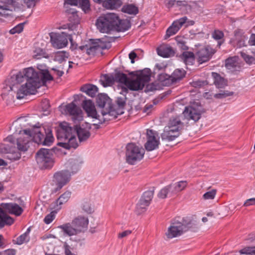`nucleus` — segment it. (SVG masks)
Here are the masks:
<instances>
[{
    "label": "nucleus",
    "instance_id": "obj_29",
    "mask_svg": "<svg viewBox=\"0 0 255 255\" xmlns=\"http://www.w3.org/2000/svg\"><path fill=\"white\" fill-rule=\"evenodd\" d=\"M122 4L121 0H105L103 6L107 9H116Z\"/></svg>",
    "mask_w": 255,
    "mask_h": 255
},
{
    "label": "nucleus",
    "instance_id": "obj_58",
    "mask_svg": "<svg viewBox=\"0 0 255 255\" xmlns=\"http://www.w3.org/2000/svg\"><path fill=\"white\" fill-rule=\"evenodd\" d=\"M126 98L125 97H118L117 100V104L119 110L123 111L125 104Z\"/></svg>",
    "mask_w": 255,
    "mask_h": 255
},
{
    "label": "nucleus",
    "instance_id": "obj_19",
    "mask_svg": "<svg viewBox=\"0 0 255 255\" xmlns=\"http://www.w3.org/2000/svg\"><path fill=\"white\" fill-rule=\"evenodd\" d=\"M1 206L6 211L16 216H19L23 212L22 208L16 203L2 204Z\"/></svg>",
    "mask_w": 255,
    "mask_h": 255
},
{
    "label": "nucleus",
    "instance_id": "obj_55",
    "mask_svg": "<svg viewBox=\"0 0 255 255\" xmlns=\"http://www.w3.org/2000/svg\"><path fill=\"white\" fill-rule=\"evenodd\" d=\"M173 75L176 80H180L184 76L185 71L183 70L176 69L174 71Z\"/></svg>",
    "mask_w": 255,
    "mask_h": 255
},
{
    "label": "nucleus",
    "instance_id": "obj_54",
    "mask_svg": "<svg viewBox=\"0 0 255 255\" xmlns=\"http://www.w3.org/2000/svg\"><path fill=\"white\" fill-rule=\"evenodd\" d=\"M233 95V92H229L228 91H222L220 93L215 94L214 97L217 99H222Z\"/></svg>",
    "mask_w": 255,
    "mask_h": 255
},
{
    "label": "nucleus",
    "instance_id": "obj_20",
    "mask_svg": "<svg viewBox=\"0 0 255 255\" xmlns=\"http://www.w3.org/2000/svg\"><path fill=\"white\" fill-rule=\"evenodd\" d=\"M124 113V112L123 111L118 110L117 111H116L115 110H113L112 108H110V110L106 111L103 110L101 112V114L103 119V122L106 121L115 119L117 118L118 115H122Z\"/></svg>",
    "mask_w": 255,
    "mask_h": 255
},
{
    "label": "nucleus",
    "instance_id": "obj_34",
    "mask_svg": "<svg viewBox=\"0 0 255 255\" xmlns=\"http://www.w3.org/2000/svg\"><path fill=\"white\" fill-rule=\"evenodd\" d=\"M181 58L186 65H191L194 63L195 55L192 52L185 51L181 55Z\"/></svg>",
    "mask_w": 255,
    "mask_h": 255
},
{
    "label": "nucleus",
    "instance_id": "obj_40",
    "mask_svg": "<svg viewBox=\"0 0 255 255\" xmlns=\"http://www.w3.org/2000/svg\"><path fill=\"white\" fill-rule=\"evenodd\" d=\"M150 203L140 199L136 205V211L138 214L144 212Z\"/></svg>",
    "mask_w": 255,
    "mask_h": 255
},
{
    "label": "nucleus",
    "instance_id": "obj_22",
    "mask_svg": "<svg viewBox=\"0 0 255 255\" xmlns=\"http://www.w3.org/2000/svg\"><path fill=\"white\" fill-rule=\"evenodd\" d=\"M32 135V140L38 144H42L44 139V135L41 133V130L39 127H34L29 130Z\"/></svg>",
    "mask_w": 255,
    "mask_h": 255
},
{
    "label": "nucleus",
    "instance_id": "obj_18",
    "mask_svg": "<svg viewBox=\"0 0 255 255\" xmlns=\"http://www.w3.org/2000/svg\"><path fill=\"white\" fill-rule=\"evenodd\" d=\"M84 110L86 112L89 117L92 118L98 119L102 123V120L100 119V116H97V111L94 103L91 100H85L82 104Z\"/></svg>",
    "mask_w": 255,
    "mask_h": 255
},
{
    "label": "nucleus",
    "instance_id": "obj_49",
    "mask_svg": "<svg viewBox=\"0 0 255 255\" xmlns=\"http://www.w3.org/2000/svg\"><path fill=\"white\" fill-rule=\"evenodd\" d=\"M187 19L186 17H182L176 21H174L172 25L178 31L182 27V26L185 23Z\"/></svg>",
    "mask_w": 255,
    "mask_h": 255
},
{
    "label": "nucleus",
    "instance_id": "obj_51",
    "mask_svg": "<svg viewBox=\"0 0 255 255\" xmlns=\"http://www.w3.org/2000/svg\"><path fill=\"white\" fill-rule=\"evenodd\" d=\"M153 196V191H147L144 192L140 199L150 203Z\"/></svg>",
    "mask_w": 255,
    "mask_h": 255
},
{
    "label": "nucleus",
    "instance_id": "obj_38",
    "mask_svg": "<svg viewBox=\"0 0 255 255\" xmlns=\"http://www.w3.org/2000/svg\"><path fill=\"white\" fill-rule=\"evenodd\" d=\"M122 10L125 13L133 15L136 14L138 12L137 7L132 4H128L124 5L122 7Z\"/></svg>",
    "mask_w": 255,
    "mask_h": 255
},
{
    "label": "nucleus",
    "instance_id": "obj_36",
    "mask_svg": "<svg viewBox=\"0 0 255 255\" xmlns=\"http://www.w3.org/2000/svg\"><path fill=\"white\" fill-rule=\"evenodd\" d=\"M17 9L15 8L7 6L5 5L0 4V17L8 16L11 15V12L12 11H15Z\"/></svg>",
    "mask_w": 255,
    "mask_h": 255
},
{
    "label": "nucleus",
    "instance_id": "obj_63",
    "mask_svg": "<svg viewBox=\"0 0 255 255\" xmlns=\"http://www.w3.org/2000/svg\"><path fill=\"white\" fill-rule=\"evenodd\" d=\"M255 205V198H252L246 200L244 202L243 206L248 207Z\"/></svg>",
    "mask_w": 255,
    "mask_h": 255
},
{
    "label": "nucleus",
    "instance_id": "obj_50",
    "mask_svg": "<svg viewBox=\"0 0 255 255\" xmlns=\"http://www.w3.org/2000/svg\"><path fill=\"white\" fill-rule=\"evenodd\" d=\"M57 211V210L55 209L45 216V218L44 219V222L46 224H49L53 221V220L55 218Z\"/></svg>",
    "mask_w": 255,
    "mask_h": 255
},
{
    "label": "nucleus",
    "instance_id": "obj_43",
    "mask_svg": "<svg viewBox=\"0 0 255 255\" xmlns=\"http://www.w3.org/2000/svg\"><path fill=\"white\" fill-rule=\"evenodd\" d=\"M0 2L10 7H13L16 9H20V4L17 2V0H0Z\"/></svg>",
    "mask_w": 255,
    "mask_h": 255
},
{
    "label": "nucleus",
    "instance_id": "obj_9",
    "mask_svg": "<svg viewBox=\"0 0 255 255\" xmlns=\"http://www.w3.org/2000/svg\"><path fill=\"white\" fill-rule=\"evenodd\" d=\"M204 112L203 108L199 102H194L185 107L183 114L187 120L196 122L199 121Z\"/></svg>",
    "mask_w": 255,
    "mask_h": 255
},
{
    "label": "nucleus",
    "instance_id": "obj_8",
    "mask_svg": "<svg viewBox=\"0 0 255 255\" xmlns=\"http://www.w3.org/2000/svg\"><path fill=\"white\" fill-rule=\"evenodd\" d=\"M36 160L40 168H51L54 163L52 151L46 148H41L36 154Z\"/></svg>",
    "mask_w": 255,
    "mask_h": 255
},
{
    "label": "nucleus",
    "instance_id": "obj_25",
    "mask_svg": "<svg viewBox=\"0 0 255 255\" xmlns=\"http://www.w3.org/2000/svg\"><path fill=\"white\" fill-rule=\"evenodd\" d=\"M114 30L118 31H124L128 30L130 27V23L127 19H120L118 15V21L115 24Z\"/></svg>",
    "mask_w": 255,
    "mask_h": 255
},
{
    "label": "nucleus",
    "instance_id": "obj_39",
    "mask_svg": "<svg viewBox=\"0 0 255 255\" xmlns=\"http://www.w3.org/2000/svg\"><path fill=\"white\" fill-rule=\"evenodd\" d=\"M175 194L184 190L187 186V183L185 181H181L171 184Z\"/></svg>",
    "mask_w": 255,
    "mask_h": 255
},
{
    "label": "nucleus",
    "instance_id": "obj_35",
    "mask_svg": "<svg viewBox=\"0 0 255 255\" xmlns=\"http://www.w3.org/2000/svg\"><path fill=\"white\" fill-rule=\"evenodd\" d=\"M81 209L84 213L91 214L94 211L93 206L88 200H83L80 205Z\"/></svg>",
    "mask_w": 255,
    "mask_h": 255
},
{
    "label": "nucleus",
    "instance_id": "obj_53",
    "mask_svg": "<svg viewBox=\"0 0 255 255\" xmlns=\"http://www.w3.org/2000/svg\"><path fill=\"white\" fill-rule=\"evenodd\" d=\"M217 191L216 189H212L211 191L206 192L203 195V198L205 200H210L214 199Z\"/></svg>",
    "mask_w": 255,
    "mask_h": 255
},
{
    "label": "nucleus",
    "instance_id": "obj_48",
    "mask_svg": "<svg viewBox=\"0 0 255 255\" xmlns=\"http://www.w3.org/2000/svg\"><path fill=\"white\" fill-rule=\"evenodd\" d=\"M107 97L106 95L100 94L98 95L97 99L98 105L101 108H104L107 105Z\"/></svg>",
    "mask_w": 255,
    "mask_h": 255
},
{
    "label": "nucleus",
    "instance_id": "obj_57",
    "mask_svg": "<svg viewBox=\"0 0 255 255\" xmlns=\"http://www.w3.org/2000/svg\"><path fill=\"white\" fill-rule=\"evenodd\" d=\"M23 29V24L20 23L17 24L14 27L10 30L9 32L11 34H14L15 33H20Z\"/></svg>",
    "mask_w": 255,
    "mask_h": 255
},
{
    "label": "nucleus",
    "instance_id": "obj_27",
    "mask_svg": "<svg viewBox=\"0 0 255 255\" xmlns=\"http://www.w3.org/2000/svg\"><path fill=\"white\" fill-rule=\"evenodd\" d=\"M175 195L171 185H168L162 188L158 194V197L161 199L170 197Z\"/></svg>",
    "mask_w": 255,
    "mask_h": 255
},
{
    "label": "nucleus",
    "instance_id": "obj_7",
    "mask_svg": "<svg viewBox=\"0 0 255 255\" xmlns=\"http://www.w3.org/2000/svg\"><path fill=\"white\" fill-rule=\"evenodd\" d=\"M144 153V149L142 147L134 143H128L126 146V161L129 164L133 165L143 158Z\"/></svg>",
    "mask_w": 255,
    "mask_h": 255
},
{
    "label": "nucleus",
    "instance_id": "obj_3",
    "mask_svg": "<svg viewBox=\"0 0 255 255\" xmlns=\"http://www.w3.org/2000/svg\"><path fill=\"white\" fill-rule=\"evenodd\" d=\"M90 128L91 127L88 124H86V126L84 125H77L73 128L69 123L62 122L57 130V137L60 141L58 144L66 149H75L78 146L76 134L78 135L80 142L84 141L90 136Z\"/></svg>",
    "mask_w": 255,
    "mask_h": 255
},
{
    "label": "nucleus",
    "instance_id": "obj_41",
    "mask_svg": "<svg viewBox=\"0 0 255 255\" xmlns=\"http://www.w3.org/2000/svg\"><path fill=\"white\" fill-rule=\"evenodd\" d=\"M70 21L74 24H77L80 22V18L77 14V11L74 9H70L68 12Z\"/></svg>",
    "mask_w": 255,
    "mask_h": 255
},
{
    "label": "nucleus",
    "instance_id": "obj_32",
    "mask_svg": "<svg viewBox=\"0 0 255 255\" xmlns=\"http://www.w3.org/2000/svg\"><path fill=\"white\" fill-rule=\"evenodd\" d=\"M13 222V219L8 216L4 211L0 208V228L3 227L6 224L11 225Z\"/></svg>",
    "mask_w": 255,
    "mask_h": 255
},
{
    "label": "nucleus",
    "instance_id": "obj_6",
    "mask_svg": "<svg viewBox=\"0 0 255 255\" xmlns=\"http://www.w3.org/2000/svg\"><path fill=\"white\" fill-rule=\"evenodd\" d=\"M118 21V14L108 13L99 17L96 22L97 29L102 33H110L114 30L115 24Z\"/></svg>",
    "mask_w": 255,
    "mask_h": 255
},
{
    "label": "nucleus",
    "instance_id": "obj_61",
    "mask_svg": "<svg viewBox=\"0 0 255 255\" xmlns=\"http://www.w3.org/2000/svg\"><path fill=\"white\" fill-rule=\"evenodd\" d=\"M224 36L223 33L219 30H215L212 34V37L216 40L221 39Z\"/></svg>",
    "mask_w": 255,
    "mask_h": 255
},
{
    "label": "nucleus",
    "instance_id": "obj_4",
    "mask_svg": "<svg viewBox=\"0 0 255 255\" xmlns=\"http://www.w3.org/2000/svg\"><path fill=\"white\" fill-rule=\"evenodd\" d=\"M147 72L145 74L143 71L139 73H131V78L129 80L126 76V82L125 83H122V91L120 93L128 92V89L132 91H138L143 89L150 79V74L149 70H145Z\"/></svg>",
    "mask_w": 255,
    "mask_h": 255
},
{
    "label": "nucleus",
    "instance_id": "obj_52",
    "mask_svg": "<svg viewBox=\"0 0 255 255\" xmlns=\"http://www.w3.org/2000/svg\"><path fill=\"white\" fill-rule=\"evenodd\" d=\"M168 122H171L173 126H178L180 128H182L183 123L179 116H176L170 117Z\"/></svg>",
    "mask_w": 255,
    "mask_h": 255
},
{
    "label": "nucleus",
    "instance_id": "obj_10",
    "mask_svg": "<svg viewBox=\"0 0 255 255\" xmlns=\"http://www.w3.org/2000/svg\"><path fill=\"white\" fill-rule=\"evenodd\" d=\"M76 172V171H70L68 170H63L56 172L53 176V181L56 186L54 189L55 192L60 190L67 184L71 180L72 175Z\"/></svg>",
    "mask_w": 255,
    "mask_h": 255
},
{
    "label": "nucleus",
    "instance_id": "obj_56",
    "mask_svg": "<svg viewBox=\"0 0 255 255\" xmlns=\"http://www.w3.org/2000/svg\"><path fill=\"white\" fill-rule=\"evenodd\" d=\"M240 255H255V249L245 248L240 251Z\"/></svg>",
    "mask_w": 255,
    "mask_h": 255
},
{
    "label": "nucleus",
    "instance_id": "obj_12",
    "mask_svg": "<svg viewBox=\"0 0 255 255\" xmlns=\"http://www.w3.org/2000/svg\"><path fill=\"white\" fill-rule=\"evenodd\" d=\"M50 36L52 45L57 48H62L66 46L68 44V40H69L72 44L73 43L71 35H68L64 32L51 33Z\"/></svg>",
    "mask_w": 255,
    "mask_h": 255
},
{
    "label": "nucleus",
    "instance_id": "obj_33",
    "mask_svg": "<svg viewBox=\"0 0 255 255\" xmlns=\"http://www.w3.org/2000/svg\"><path fill=\"white\" fill-rule=\"evenodd\" d=\"M212 76L214 79V83L218 88H222L227 85V82L217 73L212 72Z\"/></svg>",
    "mask_w": 255,
    "mask_h": 255
},
{
    "label": "nucleus",
    "instance_id": "obj_17",
    "mask_svg": "<svg viewBox=\"0 0 255 255\" xmlns=\"http://www.w3.org/2000/svg\"><path fill=\"white\" fill-rule=\"evenodd\" d=\"M214 52V51L209 47L201 49L196 54L198 61L202 64L209 61Z\"/></svg>",
    "mask_w": 255,
    "mask_h": 255
},
{
    "label": "nucleus",
    "instance_id": "obj_46",
    "mask_svg": "<svg viewBox=\"0 0 255 255\" xmlns=\"http://www.w3.org/2000/svg\"><path fill=\"white\" fill-rule=\"evenodd\" d=\"M67 58L68 56L65 52L58 51L55 53L54 60L62 63L63 61H65Z\"/></svg>",
    "mask_w": 255,
    "mask_h": 255
},
{
    "label": "nucleus",
    "instance_id": "obj_11",
    "mask_svg": "<svg viewBox=\"0 0 255 255\" xmlns=\"http://www.w3.org/2000/svg\"><path fill=\"white\" fill-rule=\"evenodd\" d=\"M126 75L121 72H116L112 74H105L101 76L100 82L104 87L111 86L115 83H119L121 88L122 83L126 82Z\"/></svg>",
    "mask_w": 255,
    "mask_h": 255
},
{
    "label": "nucleus",
    "instance_id": "obj_16",
    "mask_svg": "<svg viewBox=\"0 0 255 255\" xmlns=\"http://www.w3.org/2000/svg\"><path fill=\"white\" fill-rule=\"evenodd\" d=\"M88 224V218L82 216H78L72 221L73 226L75 227L79 234L87 229Z\"/></svg>",
    "mask_w": 255,
    "mask_h": 255
},
{
    "label": "nucleus",
    "instance_id": "obj_44",
    "mask_svg": "<svg viewBox=\"0 0 255 255\" xmlns=\"http://www.w3.org/2000/svg\"><path fill=\"white\" fill-rule=\"evenodd\" d=\"M54 137L50 129H48L46 132V136H44L43 145H50L53 141Z\"/></svg>",
    "mask_w": 255,
    "mask_h": 255
},
{
    "label": "nucleus",
    "instance_id": "obj_64",
    "mask_svg": "<svg viewBox=\"0 0 255 255\" xmlns=\"http://www.w3.org/2000/svg\"><path fill=\"white\" fill-rule=\"evenodd\" d=\"M15 251L13 249H8L0 253V255H15Z\"/></svg>",
    "mask_w": 255,
    "mask_h": 255
},
{
    "label": "nucleus",
    "instance_id": "obj_62",
    "mask_svg": "<svg viewBox=\"0 0 255 255\" xmlns=\"http://www.w3.org/2000/svg\"><path fill=\"white\" fill-rule=\"evenodd\" d=\"M165 128H168L169 129L175 130L177 132H180L182 128H179L178 126H173L171 122H168V124Z\"/></svg>",
    "mask_w": 255,
    "mask_h": 255
},
{
    "label": "nucleus",
    "instance_id": "obj_45",
    "mask_svg": "<svg viewBox=\"0 0 255 255\" xmlns=\"http://www.w3.org/2000/svg\"><path fill=\"white\" fill-rule=\"evenodd\" d=\"M30 231V229L28 228L25 233H24V234H23L16 239V243L18 245H21L24 243L27 242L29 241V238L28 237V234L29 233Z\"/></svg>",
    "mask_w": 255,
    "mask_h": 255
},
{
    "label": "nucleus",
    "instance_id": "obj_13",
    "mask_svg": "<svg viewBox=\"0 0 255 255\" xmlns=\"http://www.w3.org/2000/svg\"><path fill=\"white\" fill-rule=\"evenodd\" d=\"M106 48L107 46L105 44L98 39L96 42H88L87 44L80 46L78 49L85 52L88 55H94Z\"/></svg>",
    "mask_w": 255,
    "mask_h": 255
},
{
    "label": "nucleus",
    "instance_id": "obj_21",
    "mask_svg": "<svg viewBox=\"0 0 255 255\" xmlns=\"http://www.w3.org/2000/svg\"><path fill=\"white\" fill-rule=\"evenodd\" d=\"M180 132H177L175 130L169 129L168 128H164L161 136L162 140L172 141L179 136Z\"/></svg>",
    "mask_w": 255,
    "mask_h": 255
},
{
    "label": "nucleus",
    "instance_id": "obj_5",
    "mask_svg": "<svg viewBox=\"0 0 255 255\" xmlns=\"http://www.w3.org/2000/svg\"><path fill=\"white\" fill-rule=\"evenodd\" d=\"M189 229H191L193 231H196L198 229V227L195 223L190 222L185 224L182 220L174 219L172 221L170 226L168 228L165 235L167 238L172 239L181 236Z\"/></svg>",
    "mask_w": 255,
    "mask_h": 255
},
{
    "label": "nucleus",
    "instance_id": "obj_28",
    "mask_svg": "<svg viewBox=\"0 0 255 255\" xmlns=\"http://www.w3.org/2000/svg\"><path fill=\"white\" fill-rule=\"evenodd\" d=\"M157 52L159 56L163 57H169L174 54L172 48L167 45L161 46L157 48Z\"/></svg>",
    "mask_w": 255,
    "mask_h": 255
},
{
    "label": "nucleus",
    "instance_id": "obj_59",
    "mask_svg": "<svg viewBox=\"0 0 255 255\" xmlns=\"http://www.w3.org/2000/svg\"><path fill=\"white\" fill-rule=\"evenodd\" d=\"M178 31L176 30L172 25L167 29L165 35V39L169 38L171 35L175 34Z\"/></svg>",
    "mask_w": 255,
    "mask_h": 255
},
{
    "label": "nucleus",
    "instance_id": "obj_42",
    "mask_svg": "<svg viewBox=\"0 0 255 255\" xmlns=\"http://www.w3.org/2000/svg\"><path fill=\"white\" fill-rule=\"evenodd\" d=\"M78 5L85 13H89L91 11L89 0H78Z\"/></svg>",
    "mask_w": 255,
    "mask_h": 255
},
{
    "label": "nucleus",
    "instance_id": "obj_47",
    "mask_svg": "<svg viewBox=\"0 0 255 255\" xmlns=\"http://www.w3.org/2000/svg\"><path fill=\"white\" fill-rule=\"evenodd\" d=\"M240 54L247 63L249 64H255V58L254 56L248 54L244 51H241Z\"/></svg>",
    "mask_w": 255,
    "mask_h": 255
},
{
    "label": "nucleus",
    "instance_id": "obj_23",
    "mask_svg": "<svg viewBox=\"0 0 255 255\" xmlns=\"http://www.w3.org/2000/svg\"><path fill=\"white\" fill-rule=\"evenodd\" d=\"M71 192L70 191H66L62 194L55 201L54 208L59 210L61 208V205L66 203L70 199Z\"/></svg>",
    "mask_w": 255,
    "mask_h": 255
},
{
    "label": "nucleus",
    "instance_id": "obj_2",
    "mask_svg": "<svg viewBox=\"0 0 255 255\" xmlns=\"http://www.w3.org/2000/svg\"><path fill=\"white\" fill-rule=\"evenodd\" d=\"M28 126V120L21 118L13 122L10 128L13 133L5 139L8 143L4 148L7 153L6 157L11 161L18 160L21 157L20 152L26 151L29 147L32 135L29 129H24Z\"/></svg>",
    "mask_w": 255,
    "mask_h": 255
},
{
    "label": "nucleus",
    "instance_id": "obj_24",
    "mask_svg": "<svg viewBox=\"0 0 255 255\" xmlns=\"http://www.w3.org/2000/svg\"><path fill=\"white\" fill-rule=\"evenodd\" d=\"M58 228L61 230L62 233L69 236L79 234L75 227L73 226L72 223L71 224L70 223L65 224L59 226Z\"/></svg>",
    "mask_w": 255,
    "mask_h": 255
},
{
    "label": "nucleus",
    "instance_id": "obj_30",
    "mask_svg": "<svg viewBox=\"0 0 255 255\" xmlns=\"http://www.w3.org/2000/svg\"><path fill=\"white\" fill-rule=\"evenodd\" d=\"M81 90L86 93L88 96L94 97L97 94L98 88L94 85L88 84L81 87Z\"/></svg>",
    "mask_w": 255,
    "mask_h": 255
},
{
    "label": "nucleus",
    "instance_id": "obj_15",
    "mask_svg": "<svg viewBox=\"0 0 255 255\" xmlns=\"http://www.w3.org/2000/svg\"><path fill=\"white\" fill-rule=\"evenodd\" d=\"M59 108L62 114L72 116L73 121L77 120L79 121L82 120L81 110L73 102L66 106H61Z\"/></svg>",
    "mask_w": 255,
    "mask_h": 255
},
{
    "label": "nucleus",
    "instance_id": "obj_60",
    "mask_svg": "<svg viewBox=\"0 0 255 255\" xmlns=\"http://www.w3.org/2000/svg\"><path fill=\"white\" fill-rule=\"evenodd\" d=\"M177 45L181 48L185 50L188 49V47L185 45L184 41L179 37H177L176 39Z\"/></svg>",
    "mask_w": 255,
    "mask_h": 255
},
{
    "label": "nucleus",
    "instance_id": "obj_1",
    "mask_svg": "<svg viewBox=\"0 0 255 255\" xmlns=\"http://www.w3.org/2000/svg\"><path fill=\"white\" fill-rule=\"evenodd\" d=\"M53 80L52 76L47 70L36 73L33 68L29 67L13 75L5 82L3 87L1 97L6 101L13 99V93L17 99L33 94L37 88L45 85L46 82Z\"/></svg>",
    "mask_w": 255,
    "mask_h": 255
},
{
    "label": "nucleus",
    "instance_id": "obj_14",
    "mask_svg": "<svg viewBox=\"0 0 255 255\" xmlns=\"http://www.w3.org/2000/svg\"><path fill=\"white\" fill-rule=\"evenodd\" d=\"M147 141L144 147L147 151H152L158 147L160 143L159 133L152 129H147Z\"/></svg>",
    "mask_w": 255,
    "mask_h": 255
},
{
    "label": "nucleus",
    "instance_id": "obj_31",
    "mask_svg": "<svg viewBox=\"0 0 255 255\" xmlns=\"http://www.w3.org/2000/svg\"><path fill=\"white\" fill-rule=\"evenodd\" d=\"M238 59V57L234 56L226 59L225 63L226 68L231 70H236L239 68L240 65Z\"/></svg>",
    "mask_w": 255,
    "mask_h": 255
},
{
    "label": "nucleus",
    "instance_id": "obj_37",
    "mask_svg": "<svg viewBox=\"0 0 255 255\" xmlns=\"http://www.w3.org/2000/svg\"><path fill=\"white\" fill-rule=\"evenodd\" d=\"M33 57L37 59L42 58H48L49 55L44 49L39 47H35L33 52Z\"/></svg>",
    "mask_w": 255,
    "mask_h": 255
},
{
    "label": "nucleus",
    "instance_id": "obj_26",
    "mask_svg": "<svg viewBox=\"0 0 255 255\" xmlns=\"http://www.w3.org/2000/svg\"><path fill=\"white\" fill-rule=\"evenodd\" d=\"M235 37L237 46L241 48L246 46V42L248 37L241 30H238L235 31Z\"/></svg>",
    "mask_w": 255,
    "mask_h": 255
}]
</instances>
